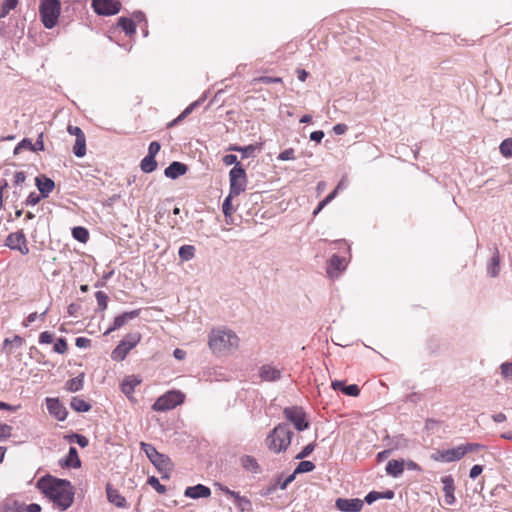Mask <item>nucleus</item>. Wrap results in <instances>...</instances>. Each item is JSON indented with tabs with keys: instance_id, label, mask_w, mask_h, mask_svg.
Segmentation results:
<instances>
[{
	"instance_id": "obj_2",
	"label": "nucleus",
	"mask_w": 512,
	"mask_h": 512,
	"mask_svg": "<svg viewBox=\"0 0 512 512\" xmlns=\"http://www.w3.org/2000/svg\"><path fill=\"white\" fill-rule=\"evenodd\" d=\"M237 334L226 328L212 329L208 336V346L214 354L229 355L239 348Z\"/></svg>"
},
{
	"instance_id": "obj_46",
	"label": "nucleus",
	"mask_w": 512,
	"mask_h": 512,
	"mask_svg": "<svg viewBox=\"0 0 512 512\" xmlns=\"http://www.w3.org/2000/svg\"><path fill=\"white\" fill-rule=\"evenodd\" d=\"M32 141L28 138H24L21 142L17 144V146L14 149V154L20 153L22 149H28L32 151Z\"/></svg>"
},
{
	"instance_id": "obj_3",
	"label": "nucleus",
	"mask_w": 512,
	"mask_h": 512,
	"mask_svg": "<svg viewBox=\"0 0 512 512\" xmlns=\"http://www.w3.org/2000/svg\"><path fill=\"white\" fill-rule=\"evenodd\" d=\"M293 432L286 423L278 424L267 436L266 444L269 450L274 453H281L287 450L291 444Z\"/></svg>"
},
{
	"instance_id": "obj_13",
	"label": "nucleus",
	"mask_w": 512,
	"mask_h": 512,
	"mask_svg": "<svg viewBox=\"0 0 512 512\" xmlns=\"http://www.w3.org/2000/svg\"><path fill=\"white\" fill-rule=\"evenodd\" d=\"M140 315V309L132 310L129 312H124L114 318L113 325L109 327L104 335H109L111 332L120 329L124 325H126L129 321L137 318Z\"/></svg>"
},
{
	"instance_id": "obj_64",
	"label": "nucleus",
	"mask_w": 512,
	"mask_h": 512,
	"mask_svg": "<svg viewBox=\"0 0 512 512\" xmlns=\"http://www.w3.org/2000/svg\"><path fill=\"white\" fill-rule=\"evenodd\" d=\"M72 437L76 439L77 444L82 448L86 447L89 443L88 439L83 435L74 434Z\"/></svg>"
},
{
	"instance_id": "obj_6",
	"label": "nucleus",
	"mask_w": 512,
	"mask_h": 512,
	"mask_svg": "<svg viewBox=\"0 0 512 512\" xmlns=\"http://www.w3.org/2000/svg\"><path fill=\"white\" fill-rule=\"evenodd\" d=\"M184 401V394L180 391H169L160 396L152 405V409L158 412H165L175 408Z\"/></svg>"
},
{
	"instance_id": "obj_23",
	"label": "nucleus",
	"mask_w": 512,
	"mask_h": 512,
	"mask_svg": "<svg viewBox=\"0 0 512 512\" xmlns=\"http://www.w3.org/2000/svg\"><path fill=\"white\" fill-rule=\"evenodd\" d=\"M140 383L141 380L138 377L134 375L128 376L123 380L121 390L126 396L130 397L133 394L135 387Z\"/></svg>"
},
{
	"instance_id": "obj_38",
	"label": "nucleus",
	"mask_w": 512,
	"mask_h": 512,
	"mask_svg": "<svg viewBox=\"0 0 512 512\" xmlns=\"http://www.w3.org/2000/svg\"><path fill=\"white\" fill-rule=\"evenodd\" d=\"M314 469L315 465L313 462L308 460H302L295 468V473H307L313 471Z\"/></svg>"
},
{
	"instance_id": "obj_17",
	"label": "nucleus",
	"mask_w": 512,
	"mask_h": 512,
	"mask_svg": "<svg viewBox=\"0 0 512 512\" xmlns=\"http://www.w3.org/2000/svg\"><path fill=\"white\" fill-rule=\"evenodd\" d=\"M106 494H107L108 501L111 504L115 505L116 507H118V508H127L128 507L125 497H123L118 492L117 489L113 488V486L111 484H107Z\"/></svg>"
},
{
	"instance_id": "obj_50",
	"label": "nucleus",
	"mask_w": 512,
	"mask_h": 512,
	"mask_svg": "<svg viewBox=\"0 0 512 512\" xmlns=\"http://www.w3.org/2000/svg\"><path fill=\"white\" fill-rule=\"evenodd\" d=\"M41 198H43L41 196V194H37L36 192H31L28 195V197L26 198L25 204L34 206L40 202Z\"/></svg>"
},
{
	"instance_id": "obj_44",
	"label": "nucleus",
	"mask_w": 512,
	"mask_h": 512,
	"mask_svg": "<svg viewBox=\"0 0 512 512\" xmlns=\"http://www.w3.org/2000/svg\"><path fill=\"white\" fill-rule=\"evenodd\" d=\"M148 484H150L160 494L166 492L165 486L162 485L155 476H151L148 478Z\"/></svg>"
},
{
	"instance_id": "obj_11",
	"label": "nucleus",
	"mask_w": 512,
	"mask_h": 512,
	"mask_svg": "<svg viewBox=\"0 0 512 512\" xmlns=\"http://www.w3.org/2000/svg\"><path fill=\"white\" fill-rule=\"evenodd\" d=\"M465 455V449H462V446L459 445L455 448L443 450V451H437L436 454H434L432 457L436 461H442V462H454L460 460Z\"/></svg>"
},
{
	"instance_id": "obj_21",
	"label": "nucleus",
	"mask_w": 512,
	"mask_h": 512,
	"mask_svg": "<svg viewBox=\"0 0 512 512\" xmlns=\"http://www.w3.org/2000/svg\"><path fill=\"white\" fill-rule=\"evenodd\" d=\"M185 496L197 499V498H206L209 497L211 494L210 489L207 486H204L202 484H197L192 487H187L185 490Z\"/></svg>"
},
{
	"instance_id": "obj_37",
	"label": "nucleus",
	"mask_w": 512,
	"mask_h": 512,
	"mask_svg": "<svg viewBox=\"0 0 512 512\" xmlns=\"http://www.w3.org/2000/svg\"><path fill=\"white\" fill-rule=\"evenodd\" d=\"M499 150L504 157H512V138L503 140L499 146Z\"/></svg>"
},
{
	"instance_id": "obj_42",
	"label": "nucleus",
	"mask_w": 512,
	"mask_h": 512,
	"mask_svg": "<svg viewBox=\"0 0 512 512\" xmlns=\"http://www.w3.org/2000/svg\"><path fill=\"white\" fill-rule=\"evenodd\" d=\"M17 5V0H4L2 8L0 10V18L5 17L10 10L14 9Z\"/></svg>"
},
{
	"instance_id": "obj_60",
	"label": "nucleus",
	"mask_w": 512,
	"mask_h": 512,
	"mask_svg": "<svg viewBox=\"0 0 512 512\" xmlns=\"http://www.w3.org/2000/svg\"><path fill=\"white\" fill-rule=\"evenodd\" d=\"M413 470V471H421V467L412 460H404V469Z\"/></svg>"
},
{
	"instance_id": "obj_57",
	"label": "nucleus",
	"mask_w": 512,
	"mask_h": 512,
	"mask_svg": "<svg viewBox=\"0 0 512 512\" xmlns=\"http://www.w3.org/2000/svg\"><path fill=\"white\" fill-rule=\"evenodd\" d=\"M8 187V182L6 179H0V210H2L4 206V190Z\"/></svg>"
},
{
	"instance_id": "obj_1",
	"label": "nucleus",
	"mask_w": 512,
	"mask_h": 512,
	"mask_svg": "<svg viewBox=\"0 0 512 512\" xmlns=\"http://www.w3.org/2000/svg\"><path fill=\"white\" fill-rule=\"evenodd\" d=\"M36 487L60 511L67 510L74 501V487L68 480L46 475L37 481Z\"/></svg>"
},
{
	"instance_id": "obj_35",
	"label": "nucleus",
	"mask_w": 512,
	"mask_h": 512,
	"mask_svg": "<svg viewBox=\"0 0 512 512\" xmlns=\"http://www.w3.org/2000/svg\"><path fill=\"white\" fill-rule=\"evenodd\" d=\"M500 374L504 381H512V361L504 362L500 365Z\"/></svg>"
},
{
	"instance_id": "obj_61",
	"label": "nucleus",
	"mask_w": 512,
	"mask_h": 512,
	"mask_svg": "<svg viewBox=\"0 0 512 512\" xmlns=\"http://www.w3.org/2000/svg\"><path fill=\"white\" fill-rule=\"evenodd\" d=\"M90 339L88 338H85V337H78L76 338V341H75V345L79 348H87L88 346H90Z\"/></svg>"
},
{
	"instance_id": "obj_5",
	"label": "nucleus",
	"mask_w": 512,
	"mask_h": 512,
	"mask_svg": "<svg viewBox=\"0 0 512 512\" xmlns=\"http://www.w3.org/2000/svg\"><path fill=\"white\" fill-rule=\"evenodd\" d=\"M141 340V334L133 332L127 334L119 344L113 349L111 357L116 361H123L127 354L137 346Z\"/></svg>"
},
{
	"instance_id": "obj_34",
	"label": "nucleus",
	"mask_w": 512,
	"mask_h": 512,
	"mask_svg": "<svg viewBox=\"0 0 512 512\" xmlns=\"http://www.w3.org/2000/svg\"><path fill=\"white\" fill-rule=\"evenodd\" d=\"M235 505L236 507L241 511V512H251L252 511V503L251 501L245 497V496H237L236 500H235Z\"/></svg>"
},
{
	"instance_id": "obj_36",
	"label": "nucleus",
	"mask_w": 512,
	"mask_h": 512,
	"mask_svg": "<svg viewBox=\"0 0 512 512\" xmlns=\"http://www.w3.org/2000/svg\"><path fill=\"white\" fill-rule=\"evenodd\" d=\"M206 98V95H204L202 98H200L199 100L197 101H194L193 103H191L189 106H187L183 112L177 117V120L180 122L182 121L183 119H185L190 113H192V111L198 107Z\"/></svg>"
},
{
	"instance_id": "obj_9",
	"label": "nucleus",
	"mask_w": 512,
	"mask_h": 512,
	"mask_svg": "<svg viewBox=\"0 0 512 512\" xmlns=\"http://www.w3.org/2000/svg\"><path fill=\"white\" fill-rule=\"evenodd\" d=\"M283 414L285 418L294 425L296 430L304 431L309 427V422L306 418V413L301 407H286L283 410Z\"/></svg>"
},
{
	"instance_id": "obj_16",
	"label": "nucleus",
	"mask_w": 512,
	"mask_h": 512,
	"mask_svg": "<svg viewBox=\"0 0 512 512\" xmlns=\"http://www.w3.org/2000/svg\"><path fill=\"white\" fill-rule=\"evenodd\" d=\"M441 481L443 483L445 503L448 505L454 504L456 498L454 496L455 486L453 477L451 475H447L444 476Z\"/></svg>"
},
{
	"instance_id": "obj_18",
	"label": "nucleus",
	"mask_w": 512,
	"mask_h": 512,
	"mask_svg": "<svg viewBox=\"0 0 512 512\" xmlns=\"http://www.w3.org/2000/svg\"><path fill=\"white\" fill-rule=\"evenodd\" d=\"M35 183L43 198L48 197L55 187L54 181L43 175L37 176Z\"/></svg>"
},
{
	"instance_id": "obj_4",
	"label": "nucleus",
	"mask_w": 512,
	"mask_h": 512,
	"mask_svg": "<svg viewBox=\"0 0 512 512\" xmlns=\"http://www.w3.org/2000/svg\"><path fill=\"white\" fill-rule=\"evenodd\" d=\"M60 15L59 0H42L40 5V16L45 28H53Z\"/></svg>"
},
{
	"instance_id": "obj_52",
	"label": "nucleus",
	"mask_w": 512,
	"mask_h": 512,
	"mask_svg": "<svg viewBox=\"0 0 512 512\" xmlns=\"http://www.w3.org/2000/svg\"><path fill=\"white\" fill-rule=\"evenodd\" d=\"M223 163L227 166H241L238 162L237 156L234 154H227L223 157Z\"/></svg>"
},
{
	"instance_id": "obj_8",
	"label": "nucleus",
	"mask_w": 512,
	"mask_h": 512,
	"mask_svg": "<svg viewBox=\"0 0 512 512\" xmlns=\"http://www.w3.org/2000/svg\"><path fill=\"white\" fill-rule=\"evenodd\" d=\"M230 193L239 195L245 191L247 185L246 172L242 166H234L229 172Z\"/></svg>"
},
{
	"instance_id": "obj_58",
	"label": "nucleus",
	"mask_w": 512,
	"mask_h": 512,
	"mask_svg": "<svg viewBox=\"0 0 512 512\" xmlns=\"http://www.w3.org/2000/svg\"><path fill=\"white\" fill-rule=\"evenodd\" d=\"M378 499H380V492L377 491H371L365 496V502L367 504H372Z\"/></svg>"
},
{
	"instance_id": "obj_32",
	"label": "nucleus",
	"mask_w": 512,
	"mask_h": 512,
	"mask_svg": "<svg viewBox=\"0 0 512 512\" xmlns=\"http://www.w3.org/2000/svg\"><path fill=\"white\" fill-rule=\"evenodd\" d=\"M499 272H500V260H499L498 253H496L495 255H493V257L491 258V260L488 264L487 273L491 277H496L499 274Z\"/></svg>"
},
{
	"instance_id": "obj_28",
	"label": "nucleus",
	"mask_w": 512,
	"mask_h": 512,
	"mask_svg": "<svg viewBox=\"0 0 512 512\" xmlns=\"http://www.w3.org/2000/svg\"><path fill=\"white\" fill-rule=\"evenodd\" d=\"M196 248L193 245H182L178 250L179 258L182 261H190L195 257Z\"/></svg>"
},
{
	"instance_id": "obj_10",
	"label": "nucleus",
	"mask_w": 512,
	"mask_h": 512,
	"mask_svg": "<svg viewBox=\"0 0 512 512\" xmlns=\"http://www.w3.org/2000/svg\"><path fill=\"white\" fill-rule=\"evenodd\" d=\"M92 7L98 15L110 16L120 11L121 3L118 0H93Z\"/></svg>"
},
{
	"instance_id": "obj_19",
	"label": "nucleus",
	"mask_w": 512,
	"mask_h": 512,
	"mask_svg": "<svg viewBox=\"0 0 512 512\" xmlns=\"http://www.w3.org/2000/svg\"><path fill=\"white\" fill-rule=\"evenodd\" d=\"M187 172V166L184 163L174 161L165 170L164 175L170 179H176Z\"/></svg>"
},
{
	"instance_id": "obj_14",
	"label": "nucleus",
	"mask_w": 512,
	"mask_h": 512,
	"mask_svg": "<svg viewBox=\"0 0 512 512\" xmlns=\"http://www.w3.org/2000/svg\"><path fill=\"white\" fill-rule=\"evenodd\" d=\"M363 501L358 498L345 499L338 498L335 502V506L342 512H359L363 508Z\"/></svg>"
},
{
	"instance_id": "obj_41",
	"label": "nucleus",
	"mask_w": 512,
	"mask_h": 512,
	"mask_svg": "<svg viewBox=\"0 0 512 512\" xmlns=\"http://www.w3.org/2000/svg\"><path fill=\"white\" fill-rule=\"evenodd\" d=\"M95 298L97 300V305L100 310H105L107 308L108 296L103 291H97L95 293Z\"/></svg>"
},
{
	"instance_id": "obj_53",
	"label": "nucleus",
	"mask_w": 512,
	"mask_h": 512,
	"mask_svg": "<svg viewBox=\"0 0 512 512\" xmlns=\"http://www.w3.org/2000/svg\"><path fill=\"white\" fill-rule=\"evenodd\" d=\"M44 150V141H43V133L41 132L38 135V138L35 143L32 145V152H38Z\"/></svg>"
},
{
	"instance_id": "obj_49",
	"label": "nucleus",
	"mask_w": 512,
	"mask_h": 512,
	"mask_svg": "<svg viewBox=\"0 0 512 512\" xmlns=\"http://www.w3.org/2000/svg\"><path fill=\"white\" fill-rule=\"evenodd\" d=\"M342 391L348 395V396H353V397H356L359 395L360 393V389L357 385L355 384H351V385H348V386H344Z\"/></svg>"
},
{
	"instance_id": "obj_54",
	"label": "nucleus",
	"mask_w": 512,
	"mask_h": 512,
	"mask_svg": "<svg viewBox=\"0 0 512 512\" xmlns=\"http://www.w3.org/2000/svg\"><path fill=\"white\" fill-rule=\"evenodd\" d=\"M53 341V334L49 331H44L39 336L40 344H50Z\"/></svg>"
},
{
	"instance_id": "obj_31",
	"label": "nucleus",
	"mask_w": 512,
	"mask_h": 512,
	"mask_svg": "<svg viewBox=\"0 0 512 512\" xmlns=\"http://www.w3.org/2000/svg\"><path fill=\"white\" fill-rule=\"evenodd\" d=\"M141 170L144 173H151L153 172L157 167V162L154 157L146 155L142 160L140 164Z\"/></svg>"
},
{
	"instance_id": "obj_33",
	"label": "nucleus",
	"mask_w": 512,
	"mask_h": 512,
	"mask_svg": "<svg viewBox=\"0 0 512 512\" xmlns=\"http://www.w3.org/2000/svg\"><path fill=\"white\" fill-rule=\"evenodd\" d=\"M118 25L125 31L127 35H131L136 31V25L132 19L121 17L118 20Z\"/></svg>"
},
{
	"instance_id": "obj_15",
	"label": "nucleus",
	"mask_w": 512,
	"mask_h": 512,
	"mask_svg": "<svg viewBox=\"0 0 512 512\" xmlns=\"http://www.w3.org/2000/svg\"><path fill=\"white\" fill-rule=\"evenodd\" d=\"M281 375V370L270 364L263 365L259 369V376L263 381H277L281 378Z\"/></svg>"
},
{
	"instance_id": "obj_12",
	"label": "nucleus",
	"mask_w": 512,
	"mask_h": 512,
	"mask_svg": "<svg viewBox=\"0 0 512 512\" xmlns=\"http://www.w3.org/2000/svg\"><path fill=\"white\" fill-rule=\"evenodd\" d=\"M46 405L49 414L58 421H64L67 418V410L58 398H46Z\"/></svg>"
},
{
	"instance_id": "obj_45",
	"label": "nucleus",
	"mask_w": 512,
	"mask_h": 512,
	"mask_svg": "<svg viewBox=\"0 0 512 512\" xmlns=\"http://www.w3.org/2000/svg\"><path fill=\"white\" fill-rule=\"evenodd\" d=\"M278 160L280 161H289L295 159V150L293 148H288L284 151H282L278 157Z\"/></svg>"
},
{
	"instance_id": "obj_22",
	"label": "nucleus",
	"mask_w": 512,
	"mask_h": 512,
	"mask_svg": "<svg viewBox=\"0 0 512 512\" xmlns=\"http://www.w3.org/2000/svg\"><path fill=\"white\" fill-rule=\"evenodd\" d=\"M385 471L389 476H392L394 478L400 477L404 471V459H392L388 461V463L386 464Z\"/></svg>"
},
{
	"instance_id": "obj_39",
	"label": "nucleus",
	"mask_w": 512,
	"mask_h": 512,
	"mask_svg": "<svg viewBox=\"0 0 512 512\" xmlns=\"http://www.w3.org/2000/svg\"><path fill=\"white\" fill-rule=\"evenodd\" d=\"M73 237L78 241L85 243L88 240L89 233L83 227H75L72 231Z\"/></svg>"
},
{
	"instance_id": "obj_30",
	"label": "nucleus",
	"mask_w": 512,
	"mask_h": 512,
	"mask_svg": "<svg viewBox=\"0 0 512 512\" xmlns=\"http://www.w3.org/2000/svg\"><path fill=\"white\" fill-rule=\"evenodd\" d=\"M73 153L76 157L82 158L86 154V138L85 136H80V138H76L75 144L73 147Z\"/></svg>"
},
{
	"instance_id": "obj_27",
	"label": "nucleus",
	"mask_w": 512,
	"mask_h": 512,
	"mask_svg": "<svg viewBox=\"0 0 512 512\" xmlns=\"http://www.w3.org/2000/svg\"><path fill=\"white\" fill-rule=\"evenodd\" d=\"M24 242H26V239L22 233H12L7 237V245L11 249H21Z\"/></svg>"
},
{
	"instance_id": "obj_40",
	"label": "nucleus",
	"mask_w": 512,
	"mask_h": 512,
	"mask_svg": "<svg viewBox=\"0 0 512 512\" xmlns=\"http://www.w3.org/2000/svg\"><path fill=\"white\" fill-rule=\"evenodd\" d=\"M233 196L234 195H231V193L229 192V195L225 198L222 204V211L225 217H231L234 212V208L231 202Z\"/></svg>"
},
{
	"instance_id": "obj_63",
	"label": "nucleus",
	"mask_w": 512,
	"mask_h": 512,
	"mask_svg": "<svg viewBox=\"0 0 512 512\" xmlns=\"http://www.w3.org/2000/svg\"><path fill=\"white\" fill-rule=\"evenodd\" d=\"M482 471H483V468L481 465H474L470 469L469 476H470V478L475 479L482 473Z\"/></svg>"
},
{
	"instance_id": "obj_20",
	"label": "nucleus",
	"mask_w": 512,
	"mask_h": 512,
	"mask_svg": "<svg viewBox=\"0 0 512 512\" xmlns=\"http://www.w3.org/2000/svg\"><path fill=\"white\" fill-rule=\"evenodd\" d=\"M60 465L62 467L69 468H79L81 466V461L78 456V451L75 447L71 446L69 448L68 454L64 459L60 460Z\"/></svg>"
},
{
	"instance_id": "obj_62",
	"label": "nucleus",
	"mask_w": 512,
	"mask_h": 512,
	"mask_svg": "<svg viewBox=\"0 0 512 512\" xmlns=\"http://www.w3.org/2000/svg\"><path fill=\"white\" fill-rule=\"evenodd\" d=\"M461 446H462V449H465V454H467L468 452L476 451L482 447L480 444H477V443H467V444H462Z\"/></svg>"
},
{
	"instance_id": "obj_24",
	"label": "nucleus",
	"mask_w": 512,
	"mask_h": 512,
	"mask_svg": "<svg viewBox=\"0 0 512 512\" xmlns=\"http://www.w3.org/2000/svg\"><path fill=\"white\" fill-rule=\"evenodd\" d=\"M241 465L246 471L254 474L260 473L261 471L257 460L250 455H245L241 458Z\"/></svg>"
},
{
	"instance_id": "obj_51",
	"label": "nucleus",
	"mask_w": 512,
	"mask_h": 512,
	"mask_svg": "<svg viewBox=\"0 0 512 512\" xmlns=\"http://www.w3.org/2000/svg\"><path fill=\"white\" fill-rule=\"evenodd\" d=\"M255 81L263 83V84H272V83H281L282 82V78H280V77H270V76H261V77L255 79Z\"/></svg>"
},
{
	"instance_id": "obj_48",
	"label": "nucleus",
	"mask_w": 512,
	"mask_h": 512,
	"mask_svg": "<svg viewBox=\"0 0 512 512\" xmlns=\"http://www.w3.org/2000/svg\"><path fill=\"white\" fill-rule=\"evenodd\" d=\"M12 434V427L10 425L0 423V441L9 438Z\"/></svg>"
},
{
	"instance_id": "obj_55",
	"label": "nucleus",
	"mask_w": 512,
	"mask_h": 512,
	"mask_svg": "<svg viewBox=\"0 0 512 512\" xmlns=\"http://www.w3.org/2000/svg\"><path fill=\"white\" fill-rule=\"evenodd\" d=\"M160 144L157 142V141H153L149 144V147H148V154L149 156H152L155 158V156L158 154V152L160 151Z\"/></svg>"
},
{
	"instance_id": "obj_29",
	"label": "nucleus",
	"mask_w": 512,
	"mask_h": 512,
	"mask_svg": "<svg viewBox=\"0 0 512 512\" xmlns=\"http://www.w3.org/2000/svg\"><path fill=\"white\" fill-rule=\"evenodd\" d=\"M70 406L76 412H88L91 409V405L80 397H73Z\"/></svg>"
},
{
	"instance_id": "obj_26",
	"label": "nucleus",
	"mask_w": 512,
	"mask_h": 512,
	"mask_svg": "<svg viewBox=\"0 0 512 512\" xmlns=\"http://www.w3.org/2000/svg\"><path fill=\"white\" fill-rule=\"evenodd\" d=\"M84 386V374H80L77 377H74L68 380L65 384V388L69 392H77L80 391Z\"/></svg>"
},
{
	"instance_id": "obj_7",
	"label": "nucleus",
	"mask_w": 512,
	"mask_h": 512,
	"mask_svg": "<svg viewBox=\"0 0 512 512\" xmlns=\"http://www.w3.org/2000/svg\"><path fill=\"white\" fill-rule=\"evenodd\" d=\"M141 448L158 471L167 472L171 469L169 457L159 453L153 445L141 442Z\"/></svg>"
},
{
	"instance_id": "obj_25",
	"label": "nucleus",
	"mask_w": 512,
	"mask_h": 512,
	"mask_svg": "<svg viewBox=\"0 0 512 512\" xmlns=\"http://www.w3.org/2000/svg\"><path fill=\"white\" fill-rule=\"evenodd\" d=\"M346 268V259L344 257H340L338 255H333L329 262L328 273L332 275V270L336 272H341Z\"/></svg>"
},
{
	"instance_id": "obj_43",
	"label": "nucleus",
	"mask_w": 512,
	"mask_h": 512,
	"mask_svg": "<svg viewBox=\"0 0 512 512\" xmlns=\"http://www.w3.org/2000/svg\"><path fill=\"white\" fill-rule=\"evenodd\" d=\"M316 447V443L315 442H312V443H309L308 445H306L297 455H296V459H304L306 457H308L315 449Z\"/></svg>"
},
{
	"instance_id": "obj_47",
	"label": "nucleus",
	"mask_w": 512,
	"mask_h": 512,
	"mask_svg": "<svg viewBox=\"0 0 512 512\" xmlns=\"http://www.w3.org/2000/svg\"><path fill=\"white\" fill-rule=\"evenodd\" d=\"M53 350L56 353L64 354L67 351V343L64 338H59L54 344Z\"/></svg>"
},
{
	"instance_id": "obj_59",
	"label": "nucleus",
	"mask_w": 512,
	"mask_h": 512,
	"mask_svg": "<svg viewBox=\"0 0 512 512\" xmlns=\"http://www.w3.org/2000/svg\"><path fill=\"white\" fill-rule=\"evenodd\" d=\"M256 147L254 145H248L245 147H242V150L240 151L242 153V158H247L249 156H252L255 152Z\"/></svg>"
},
{
	"instance_id": "obj_56",
	"label": "nucleus",
	"mask_w": 512,
	"mask_h": 512,
	"mask_svg": "<svg viewBox=\"0 0 512 512\" xmlns=\"http://www.w3.org/2000/svg\"><path fill=\"white\" fill-rule=\"evenodd\" d=\"M26 180V174L25 172L23 171H16L14 173V185L15 186H20L22 185Z\"/></svg>"
}]
</instances>
